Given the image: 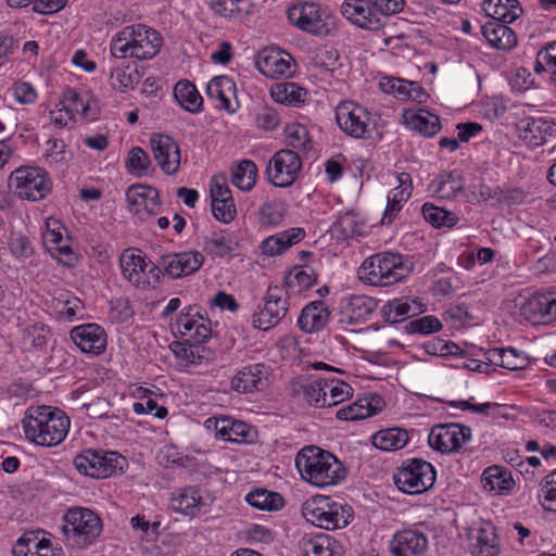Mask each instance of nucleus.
Wrapping results in <instances>:
<instances>
[{"label": "nucleus", "instance_id": "nucleus-1", "mask_svg": "<svg viewBox=\"0 0 556 556\" xmlns=\"http://www.w3.org/2000/svg\"><path fill=\"white\" fill-rule=\"evenodd\" d=\"M71 420L60 408L30 406L22 419V427L28 441L40 446H56L70 430Z\"/></svg>", "mask_w": 556, "mask_h": 556}, {"label": "nucleus", "instance_id": "nucleus-2", "mask_svg": "<svg viewBox=\"0 0 556 556\" xmlns=\"http://www.w3.org/2000/svg\"><path fill=\"white\" fill-rule=\"evenodd\" d=\"M295 467L304 481L317 488L338 485L346 478L344 465L332 453L315 445L298 453Z\"/></svg>", "mask_w": 556, "mask_h": 556}, {"label": "nucleus", "instance_id": "nucleus-3", "mask_svg": "<svg viewBox=\"0 0 556 556\" xmlns=\"http://www.w3.org/2000/svg\"><path fill=\"white\" fill-rule=\"evenodd\" d=\"M412 270L408 262L397 253L382 252L367 257L358 268L359 279L372 286H391L404 279Z\"/></svg>", "mask_w": 556, "mask_h": 556}, {"label": "nucleus", "instance_id": "nucleus-4", "mask_svg": "<svg viewBox=\"0 0 556 556\" xmlns=\"http://www.w3.org/2000/svg\"><path fill=\"white\" fill-rule=\"evenodd\" d=\"M302 515L313 526L325 530L345 528L353 519V508L329 496L317 495L302 505Z\"/></svg>", "mask_w": 556, "mask_h": 556}, {"label": "nucleus", "instance_id": "nucleus-5", "mask_svg": "<svg viewBox=\"0 0 556 556\" xmlns=\"http://www.w3.org/2000/svg\"><path fill=\"white\" fill-rule=\"evenodd\" d=\"M62 531L66 543L74 548H86L93 544L102 532L101 518L91 509L70 508L63 517Z\"/></svg>", "mask_w": 556, "mask_h": 556}, {"label": "nucleus", "instance_id": "nucleus-6", "mask_svg": "<svg viewBox=\"0 0 556 556\" xmlns=\"http://www.w3.org/2000/svg\"><path fill=\"white\" fill-rule=\"evenodd\" d=\"M435 476V469L430 463L412 458L403 462L396 469L393 481L403 493L421 494L434 484Z\"/></svg>", "mask_w": 556, "mask_h": 556}, {"label": "nucleus", "instance_id": "nucleus-7", "mask_svg": "<svg viewBox=\"0 0 556 556\" xmlns=\"http://www.w3.org/2000/svg\"><path fill=\"white\" fill-rule=\"evenodd\" d=\"M9 187L14 189L21 199L39 201L50 193L52 182L45 169L25 166L11 173Z\"/></svg>", "mask_w": 556, "mask_h": 556}, {"label": "nucleus", "instance_id": "nucleus-8", "mask_svg": "<svg viewBox=\"0 0 556 556\" xmlns=\"http://www.w3.org/2000/svg\"><path fill=\"white\" fill-rule=\"evenodd\" d=\"M289 295L281 287L269 286L263 304L252 315V326L268 331L279 325L289 312Z\"/></svg>", "mask_w": 556, "mask_h": 556}, {"label": "nucleus", "instance_id": "nucleus-9", "mask_svg": "<svg viewBox=\"0 0 556 556\" xmlns=\"http://www.w3.org/2000/svg\"><path fill=\"white\" fill-rule=\"evenodd\" d=\"M75 468L91 478H106L123 469L125 458L116 452L86 450L74 458Z\"/></svg>", "mask_w": 556, "mask_h": 556}, {"label": "nucleus", "instance_id": "nucleus-10", "mask_svg": "<svg viewBox=\"0 0 556 556\" xmlns=\"http://www.w3.org/2000/svg\"><path fill=\"white\" fill-rule=\"evenodd\" d=\"M256 70L270 79L289 78L296 73L295 59L288 51L278 47H266L254 56Z\"/></svg>", "mask_w": 556, "mask_h": 556}, {"label": "nucleus", "instance_id": "nucleus-11", "mask_svg": "<svg viewBox=\"0 0 556 556\" xmlns=\"http://www.w3.org/2000/svg\"><path fill=\"white\" fill-rule=\"evenodd\" d=\"M336 121L348 136L365 139L370 136L371 114L363 105L353 101H342L336 108Z\"/></svg>", "mask_w": 556, "mask_h": 556}, {"label": "nucleus", "instance_id": "nucleus-12", "mask_svg": "<svg viewBox=\"0 0 556 556\" xmlns=\"http://www.w3.org/2000/svg\"><path fill=\"white\" fill-rule=\"evenodd\" d=\"M472 431L468 426L460 424H440L431 428L428 435L430 447L442 453H458L471 440Z\"/></svg>", "mask_w": 556, "mask_h": 556}, {"label": "nucleus", "instance_id": "nucleus-13", "mask_svg": "<svg viewBox=\"0 0 556 556\" xmlns=\"http://www.w3.org/2000/svg\"><path fill=\"white\" fill-rule=\"evenodd\" d=\"M121 267L124 277L138 288H155L160 282V267L144 255L125 252L121 256Z\"/></svg>", "mask_w": 556, "mask_h": 556}, {"label": "nucleus", "instance_id": "nucleus-14", "mask_svg": "<svg viewBox=\"0 0 556 556\" xmlns=\"http://www.w3.org/2000/svg\"><path fill=\"white\" fill-rule=\"evenodd\" d=\"M302 168V161L298 152L290 149H282L276 152L269 160L266 175L274 186L290 187L299 177Z\"/></svg>", "mask_w": 556, "mask_h": 556}, {"label": "nucleus", "instance_id": "nucleus-15", "mask_svg": "<svg viewBox=\"0 0 556 556\" xmlns=\"http://www.w3.org/2000/svg\"><path fill=\"white\" fill-rule=\"evenodd\" d=\"M289 22L296 28L313 34L326 35L328 27L320 7L314 2H296L287 10Z\"/></svg>", "mask_w": 556, "mask_h": 556}, {"label": "nucleus", "instance_id": "nucleus-16", "mask_svg": "<svg viewBox=\"0 0 556 556\" xmlns=\"http://www.w3.org/2000/svg\"><path fill=\"white\" fill-rule=\"evenodd\" d=\"M193 311L191 306L182 309L176 321L172 324V330L186 338L188 342L201 345L211 338L212 329L210 321Z\"/></svg>", "mask_w": 556, "mask_h": 556}, {"label": "nucleus", "instance_id": "nucleus-17", "mask_svg": "<svg viewBox=\"0 0 556 556\" xmlns=\"http://www.w3.org/2000/svg\"><path fill=\"white\" fill-rule=\"evenodd\" d=\"M129 211L139 219L156 215L161 208L157 189L147 185H132L126 192Z\"/></svg>", "mask_w": 556, "mask_h": 556}, {"label": "nucleus", "instance_id": "nucleus-18", "mask_svg": "<svg viewBox=\"0 0 556 556\" xmlns=\"http://www.w3.org/2000/svg\"><path fill=\"white\" fill-rule=\"evenodd\" d=\"M520 314L532 324L556 321V291L538 292L520 307Z\"/></svg>", "mask_w": 556, "mask_h": 556}, {"label": "nucleus", "instance_id": "nucleus-19", "mask_svg": "<svg viewBox=\"0 0 556 556\" xmlns=\"http://www.w3.org/2000/svg\"><path fill=\"white\" fill-rule=\"evenodd\" d=\"M130 34L131 53L137 60H151L161 50L163 38L161 34L152 27L144 24H134L127 26Z\"/></svg>", "mask_w": 556, "mask_h": 556}, {"label": "nucleus", "instance_id": "nucleus-20", "mask_svg": "<svg viewBox=\"0 0 556 556\" xmlns=\"http://www.w3.org/2000/svg\"><path fill=\"white\" fill-rule=\"evenodd\" d=\"M150 147L155 162L164 174L174 175L178 172L181 160L180 148L170 136L153 134L150 138Z\"/></svg>", "mask_w": 556, "mask_h": 556}, {"label": "nucleus", "instance_id": "nucleus-21", "mask_svg": "<svg viewBox=\"0 0 556 556\" xmlns=\"http://www.w3.org/2000/svg\"><path fill=\"white\" fill-rule=\"evenodd\" d=\"M70 337L83 353L101 354L106 348V333L98 324H83L74 327Z\"/></svg>", "mask_w": 556, "mask_h": 556}, {"label": "nucleus", "instance_id": "nucleus-22", "mask_svg": "<svg viewBox=\"0 0 556 556\" xmlns=\"http://www.w3.org/2000/svg\"><path fill=\"white\" fill-rule=\"evenodd\" d=\"M428 538L417 529L397 531L390 543L394 556H425L428 551Z\"/></svg>", "mask_w": 556, "mask_h": 556}, {"label": "nucleus", "instance_id": "nucleus-23", "mask_svg": "<svg viewBox=\"0 0 556 556\" xmlns=\"http://www.w3.org/2000/svg\"><path fill=\"white\" fill-rule=\"evenodd\" d=\"M377 307L374 298L364 294H353L341 303L340 323L359 325L365 323Z\"/></svg>", "mask_w": 556, "mask_h": 556}, {"label": "nucleus", "instance_id": "nucleus-24", "mask_svg": "<svg viewBox=\"0 0 556 556\" xmlns=\"http://www.w3.org/2000/svg\"><path fill=\"white\" fill-rule=\"evenodd\" d=\"M204 257L198 251H185L162 257L161 264L165 274L174 279L182 278L198 271L203 265Z\"/></svg>", "mask_w": 556, "mask_h": 556}, {"label": "nucleus", "instance_id": "nucleus-25", "mask_svg": "<svg viewBox=\"0 0 556 556\" xmlns=\"http://www.w3.org/2000/svg\"><path fill=\"white\" fill-rule=\"evenodd\" d=\"M342 14L361 28L378 29L381 18L370 0H345L341 5Z\"/></svg>", "mask_w": 556, "mask_h": 556}, {"label": "nucleus", "instance_id": "nucleus-26", "mask_svg": "<svg viewBox=\"0 0 556 556\" xmlns=\"http://www.w3.org/2000/svg\"><path fill=\"white\" fill-rule=\"evenodd\" d=\"M170 507L185 516L195 517L206 511L207 504L201 494L200 488L185 486L172 493Z\"/></svg>", "mask_w": 556, "mask_h": 556}, {"label": "nucleus", "instance_id": "nucleus-27", "mask_svg": "<svg viewBox=\"0 0 556 556\" xmlns=\"http://www.w3.org/2000/svg\"><path fill=\"white\" fill-rule=\"evenodd\" d=\"M301 556H341V546L331 535L326 533L304 534L298 541Z\"/></svg>", "mask_w": 556, "mask_h": 556}, {"label": "nucleus", "instance_id": "nucleus-28", "mask_svg": "<svg viewBox=\"0 0 556 556\" xmlns=\"http://www.w3.org/2000/svg\"><path fill=\"white\" fill-rule=\"evenodd\" d=\"M520 138L529 146H543L547 138L556 136V123L543 117H529L521 122Z\"/></svg>", "mask_w": 556, "mask_h": 556}, {"label": "nucleus", "instance_id": "nucleus-29", "mask_svg": "<svg viewBox=\"0 0 556 556\" xmlns=\"http://www.w3.org/2000/svg\"><path fill=\"white\" fill-rule=\"evenodd\" d=\"M291 393L316 407H325L324 378L302 376L291 381Z\"/></svg>", "mask_w": 556, "mask_h": 556}, {"label": "nucleus", "instance_id": "nucleus-30", "mask_svg": "<svg viewBox=\"0 0 556 556\" xmlns=\"http://www.w3.org/2000/svg\"><path fill=\"white\" fill-rule=\"evenodd\" d=\"M206 93L212 99H218L220 102L218 108L225 109L229 113L236 112L240 106L236 84L228 76H217L211 79L206 87Z\"/></svg>", "mask_w": 556, "mask_h": 556}, {"label": "nucleus", "instance_id": "nucleus-31", "mask_svg": "<svg viewBox=\"0 0 556 556\" xmlns=\"http://www.w3.org/2000/svg\"><path fill=\"white\" fill-rule=\"evenodd\" d=\"M305 236L306 231L304 228L292 227L267 237L261 242L260 249L262 253L267 256L280 255L294 244L301 242Z\"/></svg>", "mask_w": 556, "mask_h": 556}, {"label": "nucleus", "instance_id": "nucleus-32", "mask_svg": "<svg viewBox=\"0 0 556 556\" xmlns=\"http://www.w3.org/2000/svg\"><path fill=\"white\" fill-rule=\"evenodd\" d=\"M14 556H63L61 549H54L50 540L39 539L35 532L24 533L13 545Z\"/></svg>", "mask_w": 556, "mask_h": 556}, {"label": "nucleus", "instance_id": "nucleus-33", "mask_svg": "<svg viewBox=\"0 0 556 556\" xmlns=\"http://www.w3.org/2000/svg\"><path fill=\"white\" fill-rule=\"evenodd\" d=\"M329 316V308L324 301H313L302 308L298 326L305 333L318 332L327 326Z\"/></svg>", "mask_w": 556, "mask_h": 556}, {"label": "nucleus", "instance_id": "nucleus-34", "mask_svg": "<svg viewBox=\"0 0 556 556\" xmlns=\"http://www.w3.org/2000/svg\"><path fill=\"white\" fill-rule=\"evenodd\" d=\"M481 483L485 491L497 495H507L515 486L511 471L500 465L486 467L481 475Z\"/></svg>", "mask_w": 556, "mask_h": 556}, {"label": "nucleus", "instance_id": "nucleus-35", "mask_svg": "<svg viewBox=\"0 0 556 556\" xmlns=\"http://www.w3.org/2000/svg\"><path fill=\"white\" fill-rule=\"evenodd\" d=\"M271 99L287 106H302L309 101V92L306 88L292 81L274 84L269 90Z\"/></svg>", "mask_w": 556, "mask_h": 556}, {"label": "nucleus", "instance_id": "nucleus-36", "mask_svg": "<svg viewBox=\"0 0 556 556\" xmlns=\"http://www.w3.org/2000/svg\"><path fill=\"white\" fill-rule=\"evenodd\" d=\"M481 34L486 42L496 50L509 51L517 45L515 31L505 23L488 22L482 25Z\"/></svg>", "mask_w": 556, "mask_h": 556}, {"label": "nucleus", "instance_id": "nucleus-37", "mask_svg": "<svg viewBox=\"0 0 556 556\" xmlns=\"http://www.w3.org/2000/svg\"><path fill=\"white\" fill-rule=\"evenodd\" d=\"M400 185L389 191L388 203L383 213L382 224H391L395 216L400 213L405 203L410 197V176L407 173H401L397 176Z\"/></svg>", "mask_w": 556, "mask_h": 556}, {"label": "nucleus", "instance_id": "nucleus-38", "mask_svg": "<svg viewBox=\"0 0 556 556\" xmlns=\"http://www.w3.org/2000/svg\"><path fill=\"white\" fill-rule=\"evenodd\" d=\"M482 10L493 21L505 24L515 22L523 12L518 0H483Z\"/></svg>", "mask_w": 556, "mask_h": 556}, {"label": "nucleus", "instance_id": "nucleus-39", "mask_svg": "<svg viewBox=\"0 0 556 556\" xmlns=\"http://www.w3.org/2000/svg\"><path fill=\"white\" fill-rule=\"evenodd\" d=\"M403 118L409 129L418 131L426 137H432L441 129L439 116L425 110H405Z\"/></svg>", "mask_w": 556, "mask_h": 556}, {"label": "nucleus", "instance_id": "nucleus-40", "mask_svg": "<svg viewBox=\"0 0 556 556\" xmlns=\"http://www.w3.org/2000/svg\"><path fill=\"white\" fill-rule=\"evenodd\" d=\"M465 186V178L458 170H448L441 173L433 179L429 188L439 198L453 199L460 193Z\"/></svg>", "mask_w": 556, "mask_h": 556}, {"label": "nucleus", "instance_id": "nucleus-41", "mask_svg": "<svg viewBox=\"0 0 556 556\" xmlns=\"http://www.w3.org/2000/svg\"><path fill=\"white\" fill-rule=\"evenodd\" d=\"M382 315L386 321L396 324L407 317L422 312L421 305L416 299H393L382 306Z\"/></svg>", "mask_w": 556, "mask_h": 556}, {"label": "nucleus", "instance_id": "nucleus-42", "mask_svg": "<svg viewBox=\"0 0 556 556\" xmlns=\"http://www.w3.org/2000/svg\"><path fill=\"white\" fill-rule=\"evenodd\" d=\"M245 503L251 509L277 511L285 506L282 495L265 488H253L245 494Z\"/></svg>", "mask_w": 556, "mask_h": 556}, {"label": "nucleus", "instance_id": "nucleus-43", "mask_svg": "<svg viewBox=\"0 0 556 556\" xmlns=\"http://www.w3.org/2000/svg\"><path fill=\"white\" fill-rule=\"evenodd\" d=\"M317 281L315 269L307 265L292 267L285 276L288 293H301L312 288Z\"/></svg>", "mask_w": 556, "mask_h": 556}, {"label": "nucleus", "instance_id": "nucleus-44", "mask_svg": "<svg viewBox=\"0 0 556 556\" xmlns=\"http://www.w3.org/2000/svg\"><path fill=\"white\" fill-rule=\"evenodd\" d=\"M365 228V218L355 211L340 214L337 222L333 224V231L339 235V239L343 240L354 236H363Z\"/></svg>", "mask_w": 556, "mask_h": 556}, {"label": "nucleus", "instance_id": "nucleus-45", "mask_svg": "<svg viewBox=\"0 0 556 556\" xmlns=\"http://www.w3.org/2000/svg\"><path fill=\"white\" fill-rule=\"evenodd\" d=\"M371 443L384 452L397 451L408 443V433L401 428L383 429L371 437Z\"/></svg>", "mask_w": 556, "mask_h": 556}, {"label": "nucleus", "instance_id": "nucleus-46", "mask_svg": "<svg viewBox=\"0 0 556 556\" xmlns=\"http://www.w3.org/2000/svg\"><path fill=\"white\" fill-rule=\"evenodd\" d=\"M174 97L186 111L191 113L201 111L203 98L190 81H178L174 88Z\"/></svg>", "mask_w": 556, "mask_h": 556}, {"label": "nucleus", "instance_id": "nucleus-47", "mask_svg": "<svg viewBox=\"0 0 556 556\" xmlns=\"http://www.w3.org/2000/svg\"><path fill=\"white\" fill-rule=\"evenodd\" d=\"M285 142L293 151L307 153L312 150V139L306 126L300 123H290L283 129Z\"/></svg>", "mask_w": 556, "mask_h": 556}, {"label": "nucleus", "instance_id": "nucleus-48", "mask_svg": "<svg viewBox=\"0 0 556 556\" xmlns=\"http://www.w3.org/2000/svg\"><path fill=\"white\" fill-rule=\"evenodd\" d=\"M269 366L257 363L245 367V393H265L269 386Z\"/></svg>", "mask_w": 556, "mask_h": 556}, {"label": "nucleus", "instance_id": "nucleus-49", "mask_svg": "<svg viewBox=\"0 0 556 556\" xmlns=\"http://www.w3.org/2000/svg\"><path fill=\"white\" fill-rule=\"evenodd\" d=\"M501 547L492 525H486L478 530L476 544L473 546V556H497Z\"/></svg>", "mask_w": 556, "mask_h": 556}, {"label": "nucleus", "instance_id": "nucleus-50", "mask_svg": "<svg viewBox=\"0 0 556 556\" xmlns=\"http://www.w3.org/2000/svg\"><path fill=\"white\" fill-rule=\"evenodd\" d=\"M287 215V206L279 200L262 204L255 213L256 222L262 227H276L281 225Z\"/></svg>", "mask_w": 556, "mask_h": 556}, {"label": "nucleus", "instance_id": "nucleus-51", "mask_svg": "<svg viewBox=\"0 0 556 556\" xmlns=\"http://www.w3.org/2000/svg\"><path fill=\"white\" fill-rule=\"evenodd\" d=\"M64 110L68 119H75L76 115L81 118H93L89 114L90 101L87 99V94H80L73 89H68L63 94Z\"/></svg>", "mask_w": 556, "mask_h": 556}, {"label": "nucleus", "instance_id": "nucleus-52", "mask_svg": "<svg viewBox=\"0 0 556 556\" xmlns=\"http://www.w3.org/2000/svg\"><path fill=\"white\" fill-rule=\"evenodd\" d=\"M424 218L435 228H452L459 218L456 213L437 206L432 203H425L421 207Z\"/></svg>", "mask_w": 556, "mask_h": 556}, {"label": "nucleus", "instance_id": "nucleus-53", "mask_svg": "<svg viewBox=\"0 0 556 556\" xmlns=\"http://www.w3.org/2000/svg\"><path fill=\"white\" fill-rule=\"evenodd\" d=\"M214 429L216 437L235 443L243 441V421H233L229 417H222L214 419Z\"/></svg>", "mask_w": 556, "mask_h": 556}, {"label": "nucleus", "instance_id": "nucleus-54", "mask_svg": "<svg viewBox=\"0 0 556 556\" xmlns=\"http://www.w3.org/2000/svg\"><path fill=\"white\" fill-rule=\"evenodd\" d=\"M140 79L141 75L136 67H116L111 72V85L121 92L134 89Z\"/></svg>", "mask_w": 556, "mask_h": 556}, {"label": "nucleus", "instance_id": "nucleus-55", "mask_svg": "<svg viewBox=\"0 0 556 556\" xmlns=\"http://www.w3.org/2000/svg\"><path fill=\"white\" fill-rule=\"evenodd\" d=\"M325 407L336 406L346 400L352 392L349 383L338 379L324 378Z\"/></svg>", "mask_w": 556, "mask_h": 556}, {"label": "nucleus", "instance_id": "nucleus-56", "mask_svg": "<svg viewBox=\"0 0 556 556\" xmlns=\"http://www.w3.org/2000/svg\"><path fill=\"white\" fill-rule=\"evenodd\" d=\"M203 249L208 254L217 257L230 255L236 251L231 238L223 233H213L211 237H205Z\"/></svg>", "mask_w": 556, "mask_h": 556}, {"label": "nucleus", "instance_id": "nucleus-57", "mask_svg": "<svg viewBox=\"0 0 556 556\" xmlns=\"http://www.w3.org/2000/svg\"><path fill=\"white\" fill-rule=\"evenodd\" d=\"M442 323L433 315L422 316L405 325L407 333L431 334L442 329Z\"/></svg>", "mask_w": 556, "mask_h": 556}, {"label": "nucleus", "instance_id": "nucleus-58", "mask_svg": "<svg viewBox=\"0 0 556 556\" xmlns=\"http://www.w3.org/2000/svg\"><path fill=\"white\" fill-rule=\"evenodd\" d=\"M130 34L127 26L121 29L111 40L110 51L115 59L134 58L131 53Z\"/></svg>", "mask_w": 556, "mask_h": 556}, {"label": "nucleus", "instance_id": "nucleus-59", "mask_svg": "<svg viewBox=\"0 0 556 556\" xmlns=\"http://www.w3.org/2000/svg\"><path fill=\"white\" fill-rule=\"evenodd\" d=\"M205 352L206 350L204 348L192 342L188 344L178 343L174 350L176 356L181 358L186 366L201 364L203 359L206 358Z\"/></svg>", "mask_w": 556, "mask_h": 556}, {"label": "nucleus", "instance_id": "nucleus-60", "mask_svg": "<svg viewBox=\"0 0 556 556\" xmlns=\"http://www.w3.org/2000/svg\"><path fill=\"white\" fill-rule=\"evenodd\" d=\"M539 497L547 503L546 509L556 511V469L545 476L540 484Z\"/></svg>", "mask_w": 556, "mask_h": 556}, {"label": "nucleus", "instance_id": "nucleus-61", "mask_svg": "<svg viewBox=\"0 0 556 556\" xmlns=\"http://www.w3.org/2000/svg\"><path fill=\"white\" fill-rule=\"evenodd\" d=\"M210 195L212 204L220 203L224 200H233L225 175L218 174L212 177L210 182Z\"/></svg>", "mask_w": 556, "mask_h": 556}, {"label": "nucleus", "instance_id": "nucleus-62", "mask_svg": "<svg viewBox=\"0 0 556 556\" xmlns=\"http://www.w3.org/2000/svg\"><path fill=\"white\" fill-rule=\"evenodd\" d=\"M129 170L138 176L146 174L151 165L149 155L140 147H135L128 154Z\"/></svg>", "mask_w": 556, "mask_h": 556}, {"label": "nucleus", "instance_id": "nucleus-63", "mask_svg": "<svg viewBox=\"0 0 556 556\" xmlns=\"http://www.w3.org/2000/svg\"><path fill=\"white\" fill-rule=\"evenodd\" d=\"M380 86L384 92L393 94L401 101H407V90L410 87V80L387 77L381 80Z\"/></svg>", "mask_w": 556, "mask_h": 556}, {"label": "nucleus", "instance_id": "nucleus-64", "mask_svg": "<svg viewBox=\"0 0 556 556\" xmlns=\"http://www.w3.org/2000/svg\"><path fill=\"white\" fill-rule=\"evenodd\" d=\"M254 122L260 129L273 130L279 124V115L275 109L266 105L255 112Z\"/></svg>", "mask_w": 556, "mask_h": 556}]
</instances>
